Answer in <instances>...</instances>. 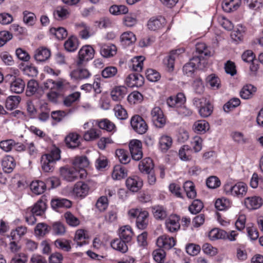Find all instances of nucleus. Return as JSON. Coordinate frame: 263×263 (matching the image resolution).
Returning a JSON list of instances; mask_svg holds the SVG:
<instances>
[{"mask_svg":"<svg viewBox=\"0 0 263 263\" xmlns=\"http://www.w3.org/2000/svg\"><path fill=\"white\" fill-rule=\"evenodd\" d=\"M60 159V149L57 147H53L48 153L43 155L41 158V165L42 170L47 173L52 172L55 163Z\"/></svg>","mask_w":263,"mask_h":263,"instance_id":"1","label":"nucleus"},{"mask_svg":"<svg viewBox=\"0 0 263 263\" xmlns=\"http://www.w3.org/2000/svg\"><path fill=\"white\" fill-rule=\"evenodd\" d=\"M186 102L185 95L181 92L175 97H170L166 101L167 104L171 107H176V111L182 117H189L192 115V110L183 105Z\"/></svg>","mask_w":263,"mask_h":263,"instance_id":"2","label":"nucleus"},{"mask_svg":"<svg viewBox=\"0 0 263 263\" xmlns=\"http://www.w3.org/2000/svg\"><path fill=\"white\" fill-rule=\"evenodd\" d=\"M223 189L227 195L238 198H243L248 192L247 185L242 182H239L235 184L227 183L223 185Z\"/></svg>","mask_w":263,"mask_h":263,"instance_id":"3","label":"nucleus"},{"mask_svg":"<svg viewBox=\"0 0 263 263\" xmlns=\"http://www.w3.org/2000/svg\"><path fill=\"white\" fill-rule=\"evenodd\" d=\"M128 214L130 218H136V224L139 229H145L148 223V213L141 209H132Z\"/></svg>","mask_w":263,"mask_h":263,"instance_id":"4","label":"nucleus"},{"mask_svg":"<svg viewBox=\"0 0 263 263\" xmlns=\"http://www.w3.org/2000/svg\"><path fill=\"white\" fill-rule=\"evenodd\" d=\"M194 105L198 109V113L202 118L209 117L213 111V106L209 100L205 98H196L193 100Z\"/></svg>","mask_w":263,"mask_h":263,"instance_id":"5","label":"nucleus"},{"mask_svg":"<svg viewBox=\"0 0 263 263\" xmlns=\"http://www.w3.org/2000/svg\"><path fill=\"white\" fill-rule=\"evenodd\" d=\"M73 166L78 170L79 177L85 179L87 177V173L85 168L89 166V161L86 156H77L72 160Z\"/></svg>","mask_w":263,"mask_h":263,"instance_id":"6","label":"nucleus"},{"mask_svg":"<svg viewBox=\"0 0 263 263\" xmlns=\"http://www.w3.org/2000/svg\"><path fill=\"white\" fill-rule=\"evenodd\" d=\"M204 62L205 61L201 59V56L194 57L183 67L184 74L188 77H191L197 68H202L201 64Z\"/></svg>","mask_w":263,"mask_h":263,"instance_id":"7","label":"nucleus"},{"mask_svg":"<svg viewBox=\"0 0 263 263\" xmlns=\"http://www.w3.org/2000/svg\"><path fill=\"white\" fill-rule=\"evenodd\" d=\"M95 50L90 45H84L81 47L78 52L77 65L80 66L84 63L91 60L94 57Z\"/></svg>","mask_w":263,"mask_h":263,"instance_id":"8","label":"nucleus"},{"mask_svg":"<svg viewBox=\"0 0 263 263\" xmlns=\"http://www.w3.org/2000/svg\"><path fill=\"white\" fill-rule=\"evenodd\" d=\"M128 146L133 159L136 161L140 160L143 157L141 141L137 139H133L130 141Z\"/></svg>","mask_w":263,"mask_h":263,"instance_id":"9","label":"nucleus"},{"mask_svg":"<svg viewBox=\"0 0 263 263\" xmlns=\"http://www.w3.org/2000/svg\"><path fill=\"white\" fill-rule=\"evenodd\" d=\"M130 124L133 129L139 134L145 133L148 129L145 121L139 115H135L132 118Z\"/></svg>","mask_w":263,"mask_h":263,"instance_id":"10","label":"nucleus"},{"mask_svg":"<svg viewBox=\"0 0 263 263\" xmlns=\"http://www.w3.org/2000/svg\"><path fill=\"white\" fill-rule=\"evenodd\" d=\"M152 120L155 125L158 127H162L165 123L166 120L163 112L159 107H154L151 112Z\"/></svg>","mask_w":263,"mask_h":263,"instance_id":"11","label":"nucleus"},{"mask_svg":"<svg viewBox=\"0 0 263 263\" xmlns=\"http://www.w3.org/2000/svg\"><path fill=\"white\" fill-rule=\"evenodd\" d=\"M165 24L164 17L161 16H153L147 21V27L151 31H157L163 28Z\"/></svg>","mask_w":263,"mask_h":263,"instance_id":"12","label":"nucleus"},{"mask_svg":"<svg viewBox=\"0 0 263 263\" xmlns=\"http://www.w3.org/2000/svg\"><path fill=\"white\" fill-rule=\"evenodd\" d=\"M184 51V49L182 48L173 50L164 59L163 64L168 71L172 72L173 71L175 59Z\"/></svg>","mask_w":263,"mask_h":263,"instance_id":"13","label":"nucleus"},{"mask_svg":"<svg viewBox=\"0 0 263 263\" xmlns=\"http://www.w3.org/2000/svg\"><path fill=\"white\" fill-rule=\"evenodd\" d=\"M156 245L159 248L170 250L175 246L176 240L173 237L164 234L158 237Z\"/></svg>","mask_w":263,"mask_h":263,"instance_id":"14","label":"nucleus"},{"mask_svg":"<svg viewBox=\"0 0 263 263\" xmlns=\"http://www.w3.org/2000/svg\"><path fill=\"white\" fill-rule=\"evenodd\" d=\"M61 176L68 181H73L79 177V172L72 167H62L60 170Z\"/></svg>","mask_w":263,"mask_h":263,"instance_id":"15","label":"nucleus"},{"mask_svg":"<svg viewBox=\"0 0 263 263\" xmlns=\"http://www.w3.org/2000/svg\"><path fill=\"white\" fill-rule=\"evenodd\" d=\"M74 28L82 39H88L93 34L91 31L90 27L83 22L75 23Z\"/></svg>","mask_w":263,"mask_h":263,"instance_id":"16","label":"nucleus"},{"mask_svg":"<svg viewBox=\"0 0 263 263\" xmlns=\"http://www.w3.org/2000/svg\"><path fill=\"white\" fill-rule=\"evenodd\" d=\"M126 185L130 191L137 192L142 187L143 181L137 176H130L126 179Z\"/></svg>","mask_w":263,"mask_h":263,"instance_id":"17","label":"nucleus"},{"mask_svg":"<svg viewBox=\"0 0 263 263\" xmlns=\"http://www.w3.org/2000/svg\"><path fill=\"white\" fill-rule=\"evenodd\" d=\"M180 218L176 215H170L165 220V224L167 231L171 233L177 232L180 228Z\"/></svg>","mask_w":263,"mask_h":263,"instance_id":"18","label":"nucleus"},{"mask_svg":"<svg viewBox=\"0 0 263 263\" xmlns=\"http://www.w3.org/2000/svg\"><path fill=\"white\" fill-rule=\"evenodd\" d=\"M89 190V186L87 183L79 181L75 184L73 189V193L77 197L84 198L88 195Z\"/></svg>","mask_w":263,"mask_h":263,"instance_id":"19","label":"nucleus"},{"mask_svg":"<svg viewBox=\"0 0 263 263\" xmlns=\"http://www.w3.org/2000/svg\"><path fill=\"white\" fill-rule=\"evenodd\" d=\"M127 93V89L123 86H115L110 91V97L114 101H121Z\"/></svg>","mask_w":263,"mask_h":263,"instance_id":"20","label":"nucleus"},{"mask_svg":"<svg viewBox=\"0 0 263 263\" xmlns=\"http://www.w3.org/2000/svg\"><path fill=\"white\" fill-rule=\"evenodd\" d=\"M246 207L250 210L259 209L263 203L262 199L259 196H252L246 198L244 200Z\"/></svg>","mask_w":263,"mask_h":263,"instance_id":"21","label":"nucleus"},{"mask_svg":"<svg viewBox=\"0 0 263 263\" xmlns=\"http://www.w3.org/2000/svg\"><path fill=\"white\" fill-rule=\"evenodd\" d=\"M125 83L130 87H139L143 84V78L140 74L131 73L126 78Z\"/></svg>","mask_w":263,"mask_h":263,"instance_id":"22","label":"nucleus"},{"mask_svg":"<svg viewBox=\"0 0 263 263\" xmlns=\"http://www.w3.org/2000/svg\"><path fill=\"white\" fill-rule=\"evenodd\" d=\"M70 76L72 79L81 80L89 78L91 73L87 68L79 67L72 70L70 72Z\"/></svg>","mask_w":263,"mask_h":263,"instance_id":"23","label":"nucleus"},{"mask_svg":"<svg viewBox=\"0 0 263 263\" xmlns=\"http://www.w3.org/2000/svg\"><path fill=\"white\" fill-rule=\"evenodd\" d=\"M46 209V199L43 197L39 200L32 207L28 210H30L31 213L36 216H41L44 214Z\"/></svg>","mask_w":263,"mask_h":263,"instance_id":"24","label":"nucleus"},{"mask_svg":"<svg viewBox=\"0 0 263 263\" xmlns=\"http://www.w3.org/2000/svg\"><path fill=\"white\" fill-rule=\"evenodd\" d=\"M80 136L76 133H69L65 138L66 146L70 148H75L80 144Z\"/></svg>","mask_w":263,"mask_h":263,"instance_id":"25","label":"nucleus"},{"mask_svg":"<svg viewBox=\"0 0 263 263\" xmlns=\"http://www.w3.org/2000/svg\"><path fill=\"white\" fill-rule=\"evenodd\" d=\"M67 82L65 81H54L51 79H48L44 83V89L52 90H58L66 86Z\"/></svg>","mask_w":263,"mask_h":263,"instance_id":"26","label":"nucleus"},{"mask_svg":"<svg viewBox=\"0 0 263 263\" xmlns=\"http://www.w3.org/2000/svg\"><path fill=\"white\" fill-rule=\"evenodd\" d=\"M100 53L104 58L112 57L117 53V48L114 44H100Z\"/></svg>","mask_w":263,"mask_h":263,"instance_id":"27","label":"nucleus"},{"mask_svg":"<svg viewBox=\"0 0 263 263\" xmlns=\"http://www.w3.org/2000/svg\"><path fill=\"white\" fill-rule=\"evenodd\" d=\"M70 14L69 9L64 6H59L53 12L54 18L57 21H63L68 18Z\"/></svg>","mask_w":263,"mask_h":263,"instance_id":"28","label":"nucleus"},{"mask_svg":"<svg viewBox=\"0 0 263 263\" xmlns=\"http://www.w3.org/2000/svg\"><path fill=\"white\" fill-rule=\"evenodd\" d=\"M210 129L209 123L204 120L195 122L192 126V130L198 134H204Z\"/></svg>","mask_w":263,"mask_h":263,"instance_id":"29","label":"nucleus"},{"mask_svg":"<svg viewBox=\"0 0 263 263\" xmlns=\"http://www.w3.org/2000/svg\"><path fill=\"white\" fill-rule=\"evenodd\" d=\"M25 86V83L22 79L14 77L10 83V89L12 92L21 93L24 90Z\"/></svg>","mask_w":263,"mask_h":263,"instance_id":"30","label":"nucleus"},{"mask_svg":"<svg viewBox=\"0 0 263 263\" xmlns=\"http://www.w3.org/2000/svg\"><path fill=\"white\" fill-rule=\"evenodd\" d=\"M50 57V51L46 47H40L34 52V58L37 62H44Z\"/></svg>","mask_w":263,"mask_h":263,"instance_id":"31","label":"nucleus"},{"mask_svg":"<svg viewBox=\"0 0 263 263\" xmlns=\"http://www.w3.org/2000/svg\"><path fill=\"white\" fill-rule=\"evenodd\" d=\"M2 166L4 171L7 173H11L15 166V160L12 156L6 155L1 161Z\"/></svg>","mask_w":263,"mask_h":263,"instance_id":"32","label":"nucleus"},{"mask_svg":"<svg viewBox=\"0 0 263 263\" xmlns=\"http://www.w3.org/2000/svg\"><path fill=\"white\" fill-rule=\"evenodd\" d=\"M241 0H224L222 7L226 12H231L236 10L240 6Z\"/></svg>","mask_w":263,"mask_h":263,"instance_id":"33","label":"nucleus"},{"mask_svg":"<svg viewBox=\"0 0 263 263\" xmlns=\"http://www.w3.org/2000/svg\"><path fill=\"white\" fill-rule=\"evenodd\" d=\"M136 41L135 34L130 31L123 32L120 36V41L124 46H130L135 43Z\"/></svg>","mask_w":263,"mask_h":263,"instance_id":"34","label":"nucleus"},{"mask_svg":"<svg viewBox=\"0 0 263 263\" xmlns=\"http://www.w3.org/2000/svg\"><path fill=\"white\" fill-rule=\"evenodd\" d=\"M154 168V164L150 158L143 159L139 164V169L143 173L149 174Z\"/></svg>","mask_w":263,"mask_h":263,"instance_id":"35","label":"nucleus"},{"mask_svg":"<svg viewBox=\"0 0 263 263\" xmlns=\"http://www.w3.org/2000/svg\"><path fill=\"white\" fill-rule=\"evenodd\" d=\"M256 87L251 84L245 85L240 91V96L243 99L251 98L256 91Z\"/></svg>","mask_w":263,"mask_h":263,"instance_id":"36","label":"nucleus"},{"mask_svg":"<svg viewBox=\"0 0 263 263\" xmlns=\"http://www.w3.org/2000/svg\"><path fill=\"white\" fill-rule=\"evenodd\" d=\"M193 149L187 145H184L179 150V157L180 159L184 161H190L192 159Z\"/></svg>","mask_w":263,"mask_h":263,"instance_id":"37","label":"nucleus"},{"mask_svg":"<svg viewBox=\"0 0 263 263\" xmlns=\"http://www.w3.org/2000/svg\"><path fill=\"white\" fill-rule=\"evenodd\" d=\"M173 143L172 138L166 135H162L159 140V148L161 151L166 152L168 149H170Z\"/></svg>","mask_w":263,"mask_h":263,"instance_id":"38","label":"nucleus"},{"mask_svg":"<svg viewBox=\"0 0 263 263\" xmlns=\"http://www.w3.org/2000/svg\"><path fill=\"white\" fill-rule=\"evenodd\" d=\"M89 237L86 230L79 229L76 232L74 240L77 241L78 246L81 247L86 244V240L88 239Z\"/></svg>","mask_w":263,"mask_h":263,"instance_id":"39","label":"nucleus"},{"mask_svg":"<svg viewBox=\"0 0 263 263\" xmlns=\"http://www.w3.org/2000/svg\"><path fill=\"white\" fill-rule=\"evenodd\" d=\"M127 175V171L121 165H116L114 166L112 173V178L114 180H121Z\"/></svg>","mask_w":263,"mask_h":263,"instance_id":"40","label":"nucleus"},{"mask_svg":"<svg viewBox=\"0 0 263 263\" xmlns=\"http://www.w3.org/2000/svg\"><path fill=\"white\" fill-rule=\"evenodd\" d=\"M30 186L32 192L36 195L43 193L46 189L45 182L40 180L33 181L31 183Z\"/></svg>","mask_w":263,"mask_h":263,"instance_id":"41","label":"nucleus"},{"mask_svg":"<svg viewBox=\"0 0 263 263\" xmlns=\"http://www.w3.org/2000/svg\"><path fill=\"white\" fill-rule=\"evenodd\" d=\"M100 135V130L95 128H91L84 133L83 139L86 141H92L99 138Z\"/></svg>","mask_w":263,"mask_h":263,"instance_id":"42","label":"nucleus"},{"mask_svg":"<svg viewBox=\"0 0 263 263\" xmlns=\"http://www.w3.org/2000/svg\"><path fill=\"white\" fill-rule=\"evenodd\" d=\"M96 124L100 128L108 132H114L116 129L115 124L107 119L97 120L96 121Z\"/></svg>","mask_w":263,"mask_h":263,"instance_id":"43","label":"nucleus"},{"mask_svg":"<svg viewBox=\"0 0 263 263\" xmlns=\"http://www.w3.org/2000/svg\"><path fill=\"white\" fill-rule=\"evenodd\" d=\"M79 47L78 40L74 36H70L64 43V48L68 52L75 51Z\"/></svg>","mask_w":263,"mask_h":263,"instance_id":"44","label":"nucleus"},{"mask_svg":"<svg viewBox=\"0 0 263 263\" xmlns=\"http://www.w3.org/2000/svg\"><path fill=\"white\" fill-rule=\"evenodd\" d=\"M119 235L122 240L125 242H129L131 240L133 236V232L129 226H125L120 229Z\"/></svg>","mask_w":263,"mask_h":263,"instance_id":"45","label":"nucleus"},{"mask_svg":"<svg viewBox=\"0 0 263 263\" xmlns=\"http://www.w3.org/2000/svg\"><path fill=\"white\" fill-rule=\"evenodd\" d=\"M51 204L53 209L69 208L71 207L72 203L71 201L65 198H57L52 200Z\"/></svg>","mask_w":263,"mask_h":263,"instance_id":"46","label":"nucleus"},{"mask_svg":"<svg viewBox=\"0 0 263 263\" xmlns=\"http://www.w3.org/2000/svg\"><path fill=\"white\" fill-rule=\"evenodd\" d=\"M145 58L143 56H137L131 60L130 67L135 71H141L143 66Z\"/></svg>","mask_w":263,"mask_h":263,"instance_id":"47","label":"nucleus"},{"mask_svg":"<svg viewBox=\"0 0 263 263\" xmlns=\"http://www.w3.org/2000/svg\"><path fill=\"white\" fill-rule=\"evenodd\" d=\"M246 32V28L241 24L237 26L235 30L232 32L231 36L236 41H241Z\"/></svg>","mask_w":263,"mask_h":263,"instance_id":"48","label":"nucleus"},{"mask_svg":"<svg viewBox=\"0 0 263 263\" xmlns=\"http://www.w3.org/2000/svg\"><path fill=\"white\" fill-rule=\"evenodd\" d=\"M28 255L24 252L14 253L11 257L9 263H27Z\"/></svg>","mask_w":263,"mask_h":263,"instance_id":"49","label":"nucleus"},{"mask_svg":"<svg viewBox=\"0 0 263 263\" xmlns=\"http://www.w3.org/2000/svg\"><path fill=\"white\" fill-rule=\"evenodd\" d=\"M138 19L137 15L134 13H130L126 15L123 19V24L128 27H132L137 24Z\"/></svg>","mask_w":263,"mask_h":263,"instance_id":"50","label":"nucleus"},{"mask_svg":"<svg viewBox=\"0 0 263 263\" xmlns=\"http://www.w3.org/2000/svg\"><path fill=\"white\" fill-rule=\"evenodd\" d=\"M50 228L44 223H38L34 229V233L37 237H43L49 232Z\"/></svg>","mask_w":263,"mask_h":263,"instance_id":"51","label":"nucleus"},{"mask_svg":"<svg viewBox=\"0 0 263 263\" xmlns=\"http://www.w3.org/2000/svg\"><path fill=\"white\" fill-rule=\"evenodd\" d=\"M111 246L114 249L123 253L126 252L128 250V247L125 241L122 239L114 240L111 242Z\"/></svg>","mask_w":263,"mask_h":263,"instance_id":"52","label":"nucleus"},{"mask_svg":"<svg viewBox=\"0 0 263 263\" xmlns=\"http://www.w3.org/2000/svg\"><path fill=\"white\" fill-rule=\"evenodd\" d=\"M206 81L213 89H217L220 87V79L215 74L208 76L206 78Z\"/></svg>","mask_w":263,"mask_h":263,"instance_id":"53","label":"nucleus"},{"mask_svg":"<svg viewBox=\"0 0 263 263\" xmlns=\"http://www.w3.org/2000/svg\"><path fill=\"white\" fill-rule=\"evenodd\" d=\"M183 188L187 197L190 199H194L196 196L195 186L192 181H186L183 184Z\"/></svg>","mask_w":263,"mask_h":263,"instance_id":"54","label":"nucleus"},{"mask_svg":"<svg viewBox=\"0 0 263 263\" xmlns=\"http://www.w3.org/2000/svg\"><path fill=\"white\" fill-rule=\"evenodd\" d=\"M21 100L18 96H11L7 98L6 101V107L9 110H12L17 107Z\"/></svg>","mask_w":263,"mask_h":263,"instance_id":"55","label":"nucleus"},{"mask_svg":"<svg viewBox=\"0 0 263 263\" xmlns=\"http://www.w3.org/2000/svg\"><path fill=\"white\" fill-rule=\"evenodd\" d=\"M245 4L251 10L258 11L263 8V0H245Z\"/></svg>","mask_w":263,"mask_h":263,"instance_id":"56","label":"nucleus"},{"mask_svg":"<svg viewBox=\"0 0 263 263\" xmlns=\"http://www.w3.org/2000/svg\"><path fill=\"white\" fill-rule=\"evenodd\" d=\"M231 205L230 200L226 198H221L217 199L215 203V208L219 211H223L229 208Z\"/></svg>","mask_w":263,"mask_h":263,"instance_id":"57","label":"nucleus"},{"mask_svg":"<svg viewBox=\"0 0 263 263\" xmlns=\"http://www.w3.org/2000/svg\"><path fill=\"white\" fill-rule=\"evenodd\" d=\"M152 212L154 217L159 220L164 219L167 215L165 209L163 206L160 205L153 207Z\"/></svg>","mask_w":263,"mask_h":263,"instance_id":"58","label":"nucleus"},{"mask_svg":"<svg viewBox=\"0 0 263 263\" xmlns=\"http://www.w3.org/2000/svg\"><path fill=\"white\" fill-rule=\"evenodd\" d=\"M227 232L219 229H212L209 234V237L212 240L218 239H226Z\"/></svg>","mask_w":263,"mask_h":263,"instance_id":"59","label":"nucleus"},{"mask_svg":"<svg viewBox=\"0 0 263 263\" xmlns=\"http://www.w3.org/2000/svg\"><path fill=\"white\" fill-rule=\"evenodd\" d=\"M250 184L253 189L259 187L263 189V177H259L257 173H253L250 179Z\"/></svg>","mask_w":263,"mask_h":263,"instance_id":"60","label":"nucleus"},{"mask_svg":"<svg viewBox=\"0 0 263 263\" xmlns=\"http://www.w3.org/2000/svg\"><path fill=\"white\" fill-rule=\"evenodd\" d=\"M50 32L59 40H63L67 36V30L63 27L51 28Z\"/></svg>","mask_w":263,"mask_h":263,"instance_id":"61","label":"nucleus"},{"mask_svg":"<svg viewBox=\"0 0 263 263\" xmlns=\"http://www.w3.org/2000/svg\"><path fill=\"white\" fill-rule=\"evenodd\" d=\"M54 245L57 248L64 251L69 252L71 247L70 241L65 239H58L54 242Z\"/></svg>","mask_w":263,"mask_h":263,"instance_id":"62","label":"nucleus"},{"mask_svg":"<svg viewBox=\"0 0 263 263\" xmlns=\"http://www.w3.org/2000/svg\"><path fill=\"white\" fill-rule=\"evenodd\" d=\"M15 145V140L12 139H6L0 141V148L5 152H11Z\"/></svg>","mask_w":263,"mask_h":263,"instance_id":"63","label":"nucleus"},{"mask_svg":"<svg viewBox=\"0 0 263 263\" xmlns=\"http://www.w3.org/2000/svg\"><path fill=\"white\" fill-rule=\"evenodd\" d=\"M114 111L115 116L120 120H125L128 117V114L126 109L121 105H116Z\"/></svg>","mask_w":263,"mask_h":263,"instance_id":"64","label":"nucleus"}]
</instances>
